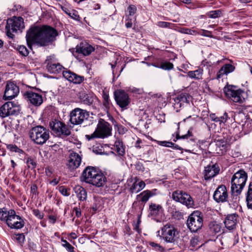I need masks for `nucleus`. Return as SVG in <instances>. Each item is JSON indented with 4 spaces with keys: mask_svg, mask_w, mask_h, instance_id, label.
<instances>
[{
    "mask_svg": "<svg viewBox=\"0 0 252 252\" xmlns=\"http://www.w3.org/2000/svg\"><path fill=\"white\" fill-rule=\"evenodd\" d=\"M115 150L117 154L122 157L125 155V147L123 142L120 139H117L114 143Z\"/></svg>",
    "mask_w": 252,
    "mask_h": 252,
    "instance_id": "c756f323",
    "label": "nucleus"
},
{
    "mask_svg": "<svg viewBox=\"0 0 252 252\" xmlns=\"http://www.w3.org/2000/svg\"><path fill=\"white\" fill-rule=\"evenodd\" d=\"M149 245L157 251H158L159 252H163L164 251V249L158 244L155 243L154 242H150Z\"/></svg>",
    "mask_w": 252,
    "mask_h": 252,
    "instance_id": "79ce46f5",
    "label": "nucleus"
},
{
    "mask_svg": "<svg viewBox=\"0 0 252 252\" xmlns=\"http://www.w3.org/2000/svg\"><path fill=\"white\" fill-rule=\"evenodd\" d=\"M58 35L57 31L49 26H36L31 28L27 32L26 39L29 46L34 43L41 46L52 44Z\"/></svg>",
    "mask_w": 252,
    "mask_h": 252,
    "instance_id": "f257e3e1",
    "label": "nucleus"
},
{
    "mask_svg": "<svg viewBox=\"0 0 252 252\" xmlns=\"http://www.w3.org/2000/svg\"><path fill=\"white\" fill-rule=\"evenodd\" d=\"M219 117L216 116L215 114H212L210 115V118H211L212 120L216 123L219 122V121H220Z\"/></svg>",
    "mask_w": 252,
    "mask_h": 252,
    "instance_id": "bf43d9fd",
    "label": "nucleus"
},
{
    "mask_svg": "<svg viewBox=\"0 0 252 252\" xmlns=\"http://www.w3.org/2000/svg\"><path fill=\"white\" fill-rule=\"evenodd\" d=\"M98 171L93 167H87L83 171L81 177V180L90 184L93 181Z\"/></svg>",
    "mask_w": 252,
    "mask_h": 252,
    "instance_id": "dca6fc26",
    "label": "nucleus"
},
{
    "mask_svg": "<svg viewBox=\"0 0 252 252\" xmlns=\"http://www.w3.org/2000/svg\"><path fill=\"white\" fill-rule=\"evenodd\" d=\"M173 217L175 219L180 220L183 218V215L179 211H176L173 213Z\"/></svg>",
    "mask_w": 252,
    "mask_h": 252,
    "instance_id": "09e8293b",
    "label": "nucleus"
},
{
    "mask_svg": "<svg viewBox=\"0 0 252 252\" xmlns=\"http://www.w3.org/2000/svg\"><path fill=\"white\" fill-rule=\"evenodd\" d=\"M59 182V180L57 179H54L50 182V184L53 186L57 185Z\"/></svg>",
    "mask_w": 252,
    "mask_h": 252,
    "instance_id": "0e129e2a",
    "label": "nucleus"
},
{
    "mask_svg": "<svg viewBox=\"0 0 252 252\" xmlns=\"http://www.w3.org/2000/svg\"><path fill=\"white\" fill-rule=\"evenodd\" d=\"M135 20V19L132 20V19H130L129 18V17H128L126 20V26L127 28H130L132 27V21H134Z\"/></svg>",
    "mask_w": 252,
    "mask_h": 252,
    "instance_id": "3c124183",
    "label": "nucleus"
},
{
    "mask_svg": "<svg viewBox=\"0 0 252 252\" xmlns=\"http://www.w3.org/2000/svg\"><path fill=\"white\" fill-rule=\"evenodd\" d=\"M155 194L149 190H145L137 195V197H141V201L143 202H146L149 198Z\"/></svg>",
    "mask_w": 252,
    "mask_h": 252,
    "instance_id": "72a5a7b5",
    "label": "nucleus"
},
{
    "mask_svg": "<svg viewBox=\"0 0 252 252\" xmlns=\"http://www.w3.org/2000/svg\"><path fill=\"white\" fill-rule=\"evenodd\" d=\"M29 135L34 143L42 145L49 138L50 131L49 129L42 126H37L31 129Z\"/></svg>",
    "mask_w": 252,
    "mask_h": 252,
    "instance_id": "39448f33",
    "label": "nucleus"
},
{
    "mask_svg": "<svg viewBox=\"0 0 252 252\" xmlns=\"http://www.w3.org/2000/svg\"><path fill=\"white\" fill-rule=\"evenodd\" d=\"M19 93L18 87L12 82L7 83L3 98L5 100H10L16 96Z\"/></svg>",
    "mask_w": 252,
    "mask_h": 252,
    "instance_id": "4468645a",
    "label": "nucleus"
},
{
    "mask_svg": "<svg viewBox=\"0 0 252 252\" xmlns=\"http://www.w3.org/2000/svg\"><path fill=\"white\" fill-rule=\"evenodd\" d=\"M24 96L27 100L34 106H39L43 103L42 95L38 93L27 91L25 93Z\"/></svg>",
    "mask_w": 252,
    "mask_h": 252,
    "instance_id": "ddd939ff",
    "label": "nucleus"
},
{
    "mask_svg": "<svg viewBox=\"0 0 252 252\" xmlns=\"http://www.w3.org/2000/svg\"><path fill=\"white\" fill-rule=\"evenodd\" d=\"M74 211L75 212V214L76 217H80L81 215V212L79 209H78L77 208H75L74 209Z\"/></svg>",
    "mask_w": 252,
    "mask_h": 252,
    "instance_id": "052dcab7",
    "label": "nucleus"
},
{
    "mask_svg": "<svg viewBox=\"0 0 252 252\" xmlns=\"http://www.w3.org/2000/svg\"><path fill=\"white\" fill-rule=\"evenodd\" d=\"M238 215L235 214L228 215L224 221L225 227L229 230L233 229L236 225Z\"/></svg>",
    "mask_w": 252,
    "mask_h": 252,
    "instance_id": "393cba45",
    "label": "nucleus"
},
{
    "mask_svg": "<svg viewBox=\"0 0 252 252\" xmlns=\"http://www.w3.org/2000/svg\"><path fill=\"white\" fill-rule=\"evenodd\" d=\"M235 69V66L231 64L227 63L224 64L217 73V79L221 78L224 75H227L228 74L232 72Z\"/></svg>",
    "mask_w": 252,
    "mask_h": 252,
    "instance_id": "bb28decb",
    "label": "nucleus"
},
{
    "mask_svg": "<svg viewBox=\"0 0 252 252\" xmlns=\"http://www.w3.org/2000/svg\"><path fill=\"white\" fill-rule=\"evenodd\" d=\"M246 201L247 207L252 210V182H250L249 185L248 189L246 193Z\"/></svg>",
    "mask_w": 252,
    "mask_h": 252,
    "instance_id": "7c9ffc66",
    "label": "nucleus"
},
{
    "mask_svg": "<svg viewBox=\"0 0 252 252\" xmlns=\"http://www.w3.org/2000/svg\"><path fill=\"white\" fill-rule=\"evenodd\" d=\"M31 190L33 194H35L36 190H37L36 186L35 185H32L31 187Z\"/></svg>",
    "mask_w": 252,
    "mask_h": 252,
    "instance_id": "e2e57ef3",
    "label": "nucleus"
},
{
    "mask_svg": "<svg viewBox=\"0 0 252 252\" xmlns=\"http://www.w3.org/2000/svg\"><path fill=\"white\" fill-rule=\"evenodd\" d=\"M201 213L199 211H193L190 215V231L197 232L202 226L203 218Z\"/></svg>",
    "mask_w": 252,
    "mask_h": 252,
    "instance_id": "9b49d317",
    "label": "nucleus"
},
{
    "mask_svg": "<svg viewBox=\"0 0 252 252\" xmlns=\"http://www.w3.org/2000/svg\"><path fill=\"white\" fill-rule=\"evenodd\" d=\"M219 122L220 123V124H221V123H224L226 122L227 119H228V115H227V114L226 113H224L223 115V116H220L219 117Z\"/></svg>",
    "mask_w": 252,
    "mask_h": 252,
    "instance_id": "de8ad7c7",
    "label": "nucleus"
},
{
    "mask_svg": "<svg viewBox=\"0 0 252 252\" xmlns=\"http://www.w3.org/2000/svg\"><path fill=\"white\" fill-rule=\"evenodd\" d=\"M159 67L164 70H170L173 68V64L170 62H162Z\"/></svg>",
    "mask_w": 252,
    "mask_h": 252,
    "instance_id": "ea45409f",
    "label": "nucleus"
},
{
    "mask_svg": "<svg viewBox=\"0 0 252 252\" xmlns=\"http://www.w3.org/2000/svg\"><path fill=\"white\" fill-rule=\"evenodd\" d=\"M74 190L79 200L82 201L86 200L87 193L84 188L80 186H76L74 187Z\"/></svg>",
    "mask_w": 252,
    "mask_h": 252,
    "instance_id": "c85d7f7f",
    "label": "nucleus"
},
{
    "mask_svg": "<svg viewBox=\"0 0 252 252\" xmlns=\"http://www.w3.org/2000/svg\"><path fill=\"white\" fill-rule=\"evenodd\" d=\"M223 91L226 96L234 102L242 103L245 101L244 91L236 86L227 85L224 88Z\"/></svg>",
    "mask_w": 252,
    "mask_h": 252,
    "instance_id": "423d86ee",
    "label": "nucleus"
},
{
    "mask_svg": "<svg viewBox=\"0 0 252 252\" xmlns=\"http://www.w3.org/2000/svg\"><path fill=\"white\" fill-rule=\"evenodd\" d=\"M27 163L29 168L33 169L36 166V163L34 160L31 158H28L27 159Z\"/></svg>",
    "mask_w": 252,
    "mask_h": 252,
    "instance_id": "a18cd8bd",
    "label": "nucleus"
},
{
    "mask_svg": "<svg viewBox=\"0 0 252 252\" xmlns=\"http://www.w3.org/2000/svg\"><path fill=\"white\" fill-rule=\"evenodd\" d=\"M208 232L210 235L214 236L216 234L220 233L222 228V224L216 221H212L210 222L208 225Z\"/></svg>",
    "mask_w": 252,
    "mask_h": 252,
    "instance_id": "a878e982",
    "label": "nucleus"
},
{
    "mask_svg": "<svg viewBox=\"0 0 252 252\" xmlns=\"http://www.w3.org/2000/svg\"><path fill=\"white\" fill-rule=\"evenodd\" d=\"M220 171V168L217 164L209 165L205 168L204 178L209 180L217 175Z\"/></svg>",
    "mask_w": 252,
    "mask_h": 252,
    "instance_id": "412c9836",
    "label": "nucleus"
},
{
    "mask_svg": "<svg viewBox=\"0 0 252 252\" xmlns=\"http://www.w3.org/2000/svg\"><path fill=\"white\" fill-rule=\"evenodd\" d=\"M198 242V237H195L191 239V240L190 241V244L191 245H192L193 247L196 246L197 244V243Z\"/></svg>",
    "mask_w": 252,
    "mask_h": 252,
    "instance_id": "4d7b16f0",
    "label": "nucleus"
},
{
    "mask_svg": "<svg viewBox=\"0 0 252 252\" xmlns=\"http://www.w3.org/2000/svg\"><path fill=\"white\" fill-rule=\"evenodd\" d=\"M142 143L141 140L140 139H138L135 144V147L137 148H140L141 147L140 146V144Z\"/></svg>",
    "mask_w": 252,
    "mask_h": 252,
    "instance_id": "69168bd1",
    "label": "nucleus"
},
{
    "mask_svg": "<svg viewBox=\"0 0 252 252\" xmlns=\"http://www.w3.org/2000/svg\"><path fill=\"white\" fill-rule=\"evenodd\" d=\"M63 75L65 79L74 84H80L84 80V77L78 75L67 69L63 71Z\"/></svg>",
    "mask_w": 252,
    "mask_h": 252,
    "instance_id": "6ab92c4d",
    "label": "nucleus"
},
{
    "mask_svg": "<svg viewBox=\"0 0 252 252\" xmlns=\"http://www.w3.org/2000/svg\"><path fill=\"white\" fill-rule=\"evenodd\" d=\"M0 220L6 222L11 228L20 229L24 226V221L14 210L7 211L5 208L0 209Z\"/></svg>",
    "mask_w": 252,
    "mask_h": 252,
    "instance_id": "f03ea898",
    "label": "nucleus"
},
{
    "mask_svg": "<svg viewBox=\"0 0 252 252\" xmlns=\"http://www.w3.org/2000/svg\"><path fill=\"white\" fill-rule=\"evenodd\" d=\"M138 189L136 190V193L138 192L139 191H141L142 189H143L145 187V183L143 181H141L139 182L138 184Z\"/></svg>",
    "mask_w": 252,
    "mask_h": 252,
    "instance_id": "603ef678",
    "label": "nucleus"
},
{
    "mask_svg": "<svg viewBox=\"0 0 252 252\" xmlns=\"http://www.w3.org/2000/svg\"><path fill=\"white\" fill-rule=\"evenodd\" d=\"M157 25L160 28H170L172 24L168 22L159 21L158 22Z\"/></svg>",
    "mask_w": 252,
    "mask_h": 252,
    "instance_id": "49530a36",
    "label": "nucleus"
},
{
    "mask_svg": "<svg viewBox=\"0 0 252 252\" xmlns=\"http://www.w3.org/2000/svg\"><path fill=\"white\" fill-rule=\"evenodd\" d=\"M207 15L210 18H217L222 16V11L220 9L211 11L207 13Z\"/></svg>",
    "mask_w": 252,
    "mask_h": 252,
    "instance_id": "e433bc0d",
    "label": "nucleus"
},
{
    "mask_svg": "<svg viewBox=\"0 0 252 252\" xmlns=\"http://www.w3.org/2000/svg\"><path fill=\"white\" fill-rule=\"evenodd\" d=\"M112 128L110 124L102 119H100L95 131L90 135H86L88 140L94 138H105L112 134Z\"/></svg>",
    "mask_w": 252,
    "mask_h": 252,
    "instance_id": "20e7f679",
    "label": "nucleus"
},
{
    "mask_svg": "<svg viewBox=\"0 0 252 252\" xmlns=\"http://www.w3.org/2000/svg\"><path fill=\"white\" fill-rule=\"evenodd\" d=\"M81 162L80 156L76 153L72 152L69 155L67 165L70 168L74 169L79 167Z\"/></svg>",
    "mask_w": 252,
    "mask_h": 252,
    "instance_id": "4be33fe9",
    "label": "nucleus"
},
{
    "mask_svg": "<svg viewBox=\"0 0 252 252\" xmlns=\"http://www.w3.org/2000/svg\"><path fill=\"white\" fill-rule=\"evenodd\" d=\"M102 98L103 105L105 108L106 110H108V109H109L111 105V102L109 98V96L107 94L104 92L102 94Z\"/></svg>",
    "mask_w": 252,
    "mask_h": 252,
    "instance_id": "f704fd0d",
    "label": "nucleus"
},
{
    "mask_svg": "<svg viewBox=\"0 0 252 252\" xmlns=\"http://www.w3.org/2000/svg\"><path fill=\"white\" fill-rule=\"evenodd\" d=\"M242 128L244 133L250 132L252 130V121L247 120L244 124L242 125Z\"/></svg>",
    "mask_w": 252,
    "mask_h": 252,
    "instance_id": "4c0bfd02",
    "label": "nucleus"
},
{
    "mask_svg": "<svg viewBox=\"0 0 252 252\" xmlns=\"http://www.w3.org/2000/svg\"><path fill=\"white\" fill-rule=\"evenodd\" d=\"M172 198L175 201L179 202L189 208V196L186 192L182 190L175 191L172 193Z\"/></svg>",
    "mask_w": 252,
    "mask_h": 252,
    "instance_id": "f3484780",
    "label": "nucleus"
},
{
    "mask_svg": "<svg viewBox=\"0 0 252 252\" xmlns=\"http://www.w3.org/2000/svg\"><path fill=\"white\" fill-rule=\"evenodd\" d=\"M115 100L117 104L122 109H126L130 103L128 94L123 90H117L114 92Z\"/></svg>",
    "mask_w": 252,
    "mask_h": 252,
    "instance_id": "9d476101",
    "label": "nucleus"
},
{
    "mask_svg": "<svg viewBox=\"0 0 252 252\" xmlns=\"http://www.w3.org/2000/svg\"><path fill=\"white\" fill-rule=\"evenodd\" d=\"M189 134V129L188 130L187 134L183 135L181 136H180L179 133L178 132H177L176 134V139H178L179 138H182V139L188 138Z\"/></svg>",
    "mask_w": 252,
    "mask_h": 252,
    "instance_id": "5fc2aeb1",
    "label": "nucleus"
},
{
    "mask_svg": "<svg viewBox=\"0 0 252 252\" xmlns=\"http://www.w3.org/2000/svg\"><path fill=\"white\" fill-rule=\"evenodd\" d=\"M50 126L52 131L58 136H67L70 135L71 131L64 123L55 121L50 122Z\"/></svg>",
    "mask_w": 252,
    "mask_h": 252,
    "instance_id": "1a4fd4ad",
    "label": "nucleus"
},
{
    "mask_svg": "<svg viewBox=\"0 0 252 252\" xmlns=\"http://www.w3.org/2000/svg\"><path fill=\"white\" fill-rule=\"evenodd\" d=\"M162 206L160 205L151 203L149 206L150 213L152 216H157L162 210Z\"/></svg>",
    "mask_w": 252,
    "mask_h": 252,
    "instance_id": "2f4dec72",
    "label": "nucleus"
},
{
    "mask_svg": "<svg viewBox=\"0 0 252 252\" xmlns=\"http://www.w3.org/2000/svg\"><path fill=\"white\" fill-rule=\"evenodd\" d=\"M45 63H47V69L51 73H59L61 72H63V71L65 69L63 65L59 63H49L48 59L46 60Z\"/></svg>",
    "mask_w": 252,
    "mask_h": 252,
    "instance_id": "b1692460",
    "label": "nucleus"
},
{
    "mask_svg": "<svg viewBox=\"0 0 252 252\" xmlns=\"http://www.w3.org/2000/svg\"><path fill=\"white\" fill-rule=\"evenodd\" d=\"M137 11V8L134 5H130L127 8V12L129 16L133 15Z\"/></svg>",
    "mask_w": 252,
    "mask_h": 252,
    "instance_id": "c03bdc74",
    "label": "nucleus"
},
{
    "mask_svg": "<svg viewBox=\"0 0 252 252\" xmlns=\"http://www.w3.org/2000/svg\"><path fill=\"white\" fill-rule=\"evenodd\" d=\"M33 214L38 219H41L43 218V215L38 209H34L32 211Z\"/></svg>",
    "mask_w": 252,
    "mask_h": 252,
    "instance_id": "8fccbe9b",
    "label": "nucleus"
},
{
    "mask_svg": "<svg viewBox=\"0 0 252 252\" xmlns=\"http://www.w3.org/2000/svg\"><path fill=\"white\" fill-rule=\"evenodd\" d=\"M62 193L64 195H65V196H68L69 195V193H68L67 192V190L66 189H64L63 188L61 190Z\"/></svg>",
    "mask_w": 252,
    "mask_h": 252,
    "instance_id": "774afa93",
    "label": "nucleus"
},
{
    "mask_svg": "<svg viewBox=\"0 0 252 252\" xmlns=\"http://www.w3.org/2000/svg\"><path fill=\"white\" fill-rule=\"evenodd\" d=\"M89 116V112L86 110L76 108L70 112L69 121L73 125H79L87 120Z\"/></svg>",
    "mask_w": 252,
    "mask_h": 252,
    "instance_id": "6e6552de",
    "label": "nucleus"
},
{
    "mask_svg": "<svg viewBox=\"0 0 252 252\" xmlns=\"http://www.w3.org/2000/svg\"><path fill=\"white\" fill-rule=\"evenodd\" d=\"M138 188V185H137V183H133L132 187L130 188V190H131V192H135L136 193V190Z\"/></svg>",
    "mask_w": 252,
    "mask_h": 252,
    "instance_id": "13d9d810",
    "label": "nucleus"
},
{
    "mask_svg": "<svg viewBox=\"0 0 252 252\" xmlns=\"http://www.w3.org/2000/svg\"><path fill=\"white\" fill-rule=\"evenodd\" d=\"M59 6L63 12L69 16L71 18L76 20H79V16L75 12H71L67 7H65L66 6L60 4Z\"/></svg>",
    "mask_w": 252,
    "mask_h": 252,
    "instance_id": "473e14b6",
    "label": "nucleus"
},
{
    "mask_svg": "<svg viewBox=\"0 0 252 252\" xmlns=\"http://www.w3.org/2000/svg\"><path fill=\"white\" fill-rule=\"evenodd\" d=\"M49 219L52 223H54L56 221V218L54 216H49Z\"/></svg>",
    "mask_w": 252,
    "mask_h": 252,
    "instance_id": "338daca9",
    "label": "nucleus"
},
{
    "mask_svg": "<svg viewBox=\"0 0 252 252\" xmlns=\"http://www.w3.org/2000/svg\"><path fill=\"white\" fill-rule=\"evenodd\" d=\"M16 109L11 102L5 103L0 107V116L1 118H5L9 115L15 114Z\"/></svg>",
    "mask_w": 252,
    "mask_h": 252,
    "instance_id": "a211bd4d",
    "label": "nucleus"
},
{
    "mask_svg": "<svg viewBox=\"0 0 252 252\" xmlns=\"http://www.w3.org/2000/svg\"><path fill=\"white\" fill-rule=\"evenodd\" d=\"M248 179V175L243 169L236 172L231 180V191L233 195L238 196L242 193Z\"/></svg>",
    "mask_w": 252,
    "mask_h": 252,
    "instance_id": "7ed1b4c3",
    "label": "nucleus"
},
{
    "mask_svg": "<svg viewBox=\"0 0 252 252\" xmlns=\"http://www.w3.org/2000/svg\"><path fill=\"white\" fill-rule=\"evenodd\" d=\"M201 34L203 36L209 37H213V36L212 34V32L207 30H202Z\"/></svg>",
    "mask_w": 252,
    "mask_h": 252,
    "instance_id": "864d4df0",
    "label": "nucleus"
},
{
    "mask_svg": "<svg viewBox=\"0 0 252 252\" xmlns=\"http://www.w3.org/2000/svg\"><path fill=\"white\" fill-rule=\"evenodd\" d=\"M202 72L203 70L200 68L194 71H190V78L200 79L202 78Z\"/></svg>",
    "mask_w": 252,
    "mask_h": 252,
    "instance_id": "c9c22d12",
    "label": "nucleus"
},
{
    "mask_svg": "<svg viewBox=\"0 0 252 252\" xmlns=\"http://www.w3.org/2000/svg\"><path fill=\"white\" fill-rule=\"evenodd\" d=\"M79 98L81 103L89 106L93 105L97 99L94 94H87L85 92L80 93Z\"/></svg>",
    "mask_w": 252,
    "mask_h": 252,
    "instance_id": "aec40b11",
    "label": "nucleus"
},
{
    "mask_svg": "<svg viewBox=\"0 0 252 252\" xmlns=\"http://www.w3.org/2000/svg\"><path fill=\"white\" fill-rule=\"evenodd\" d=\"M94 50V48L87 42H81L76 47V51L84 56L90 55Z\"/></svg>",
    "mask_w": 252,
    "mask_h": 252,
    "instance_id": "5701e85b",
    "label": "nucleus"
},
{
    "mask_svg": "<svg viewBox=\"0 0 252 252\" xmlns=\"http://www.w3.org/2000/svg\"><path fill=\"white\" fill-rule=\"evenodd\" d=\"M140 222V220H138L137 222L136 223V224H135V226L134 227V229L135 230L138 232H139V231H140V230H139Z\"/></svg>",
    "mask_w": 252,
    "mask_h": 252,
    "instance_id": "680f3d73",
    "label": "nucleus"
},
{
    "mask_svg": "<svg viewBox=\"0 0 252 252\" xmlns=\"http://www.w3.org/2000/svg\"><path fill=\"white\" fill-rule=\"evenodd\" d=\"M24 28L23 19L22 17H14L8 19L5 27L7 35L11 38L14 36L12 32L21 31Z\"/></svg>",
    "mask_w": 252,
    "mask_h": 252,
    "instance_id": "0eeeda50",
    "label": "nucleus"
},
{
    "mask_svg": "<svg viewBox=\"0 0 252 252\" xmlns=\"http://www.w3.org/2000/svg\"><path fill=\"white\" fill-rule=\"evenodd\" d=\"M13 238L15 239L20 244H22L24 242L25 237L23 233H18L13 235Z\"/></svg>",
    "mask_w": 252,
    "mask_h": 252,
    "instance_id": "58836bf2",
    "label": "nucleus"
},
{
    "mask_svg": "<svg viewBox=\"0 0 252 252\" xmlns=\"http://www.w3.org/2000/svg\"><path fill=\"white\" fill-rule=\"evenodd\" d=\"M18 50L20 54L24 56H27L29 54L28 49L24 46H20Z\"/></svg>",
    "mask_w": 252,
    "mask_h": 252,
    "instance_id": "37998d69",
    "label": "nucleus"
},
{
    "mask_svg": "<svg viewBox=\"0 0 252 252\" xmlns=\"http://www.w3.org/2000/svg\"><path fill=\"white\" fill-rule=\"evenodd\" d=\"M213 197L218 203L226 201L228 198V193L226 187L223 185L219 186L214 193Z\"/></svg>",
    "mask_w": 252,
    "mask_h": 252,
    "instance_id": "2eb2a0df",
    "label": "nucleus"
},
{
    "mask_svg": "<svg viewBox=\"0 0 252 252\" xmlns=\"http://www.w3.org/2000/svg\"><path fill=\"white\" fill-rule=\"evenodd\" d=\"M161 237L166 242L173 243L175 241L176 229L173 225L167 224L161 228Z\"/></svg>",
    "mask_w": 252,
    "mask_h": 252,
    "instance_id": "f8f14e48",
    "label": "nucleus"
},
{
    "mask_svg": "<svg viewBox=\"0 0 252 252\" xmlns=\"http://www.w3.org/2000/svg\"><path fill=\"white\" fill-rule=\"evenodd\" d=\"M62 242H63V246L69 252H75L73 247H72L66 240L62 239Z\"/></svg>",
    "mask_w": 252,
    "mask_h": 252,
    "instance_id": "a19ab883",
    "label": "nucleus"
},
{
    "mask_svg": "<svg viewBox=\"0 0 252 252\" xmlns=\"http://www.w3.org/2000/svg\"><path fill=\"white\" fill-rule=\"evenodd\" d=\"M160 145L165 147H171L174 145V144L170 142L161 141Z\"/></svg>",
    "mask_w": 252,
    "mask_h": 252,
    "instance_id": "6e6d98bb",
    "label": "nucleus"
},
{
    "mask_svg": "<svg viewBox=\"0 0 252 252\" xmlns=\"http://www.w3.org/2000/svg\"><path fill=\"white\" fill-rule=\"evenodd\" d=\"M106 180L104 175L98 172L91 184L96 187H103L106 182Z\"/></svg>",
    "mask_w": 252,
    "mask_h": 252,
    "instance_id": "cd10ccee",
    "label": "nucleus"
}]
</instances>
